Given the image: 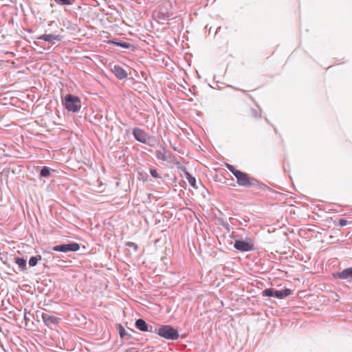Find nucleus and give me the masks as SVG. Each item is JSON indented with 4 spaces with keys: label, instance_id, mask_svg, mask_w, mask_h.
<instances>
[{
    "label": "nucleus",
    "instance_id": "obj_1",
    "mask_svg": "<svg viewBox=\"0 0 352 352\" xmlns=\"http://www.w3.org/2000/svg\"><path fill=\"white\" fill-rule=\"evenodd\" d=\"M226 167L234 175L239 186L249 188L258 185V181L254 177H250L248 173L235 168L230 164H226Z\"/></svg>",
    "mask_w": 352,
    "mask_h": 352
},
{
    "label": "nucleus",
    "instance_id": "obj_2",
    "mask_svg": "<svg viewBox=\"0 0 352 352\" xmlns=\"http://www.w3.org/2000/svg\"><path fill=\"white\" fill-rule=\"evenodd\" d=\"M154 333L158 334L160 336L170 340H177L179 333L177 329L170 325H161L159 328L156 327V331Z\"/></svg>",
    "mask_w": 352,
    "mask_h": 352
},
{
    "label": "nucleus",
    "instance_id": "obj_3",
    "mask_svg": "<svg viewBox=\"0 0 352 352\" xmlns=\"http://www.w3.org/2000/svg\"><path fill=\"white\" fill-rule=\"evenodd\" d=\"M133 135L134 138L143 144H145L149 146H154L155 139L153 137L149 135L143 129L135 127L133 129Z\"/></svg>",
    "mask_w": 352,
    "mask_h": 352
},
{
    "label": "nucleus",
    "instance_id": "obj_4",
    "mask_svg": "<svg viewBox=\"0 0 352 352\" xmlns=\"http://www.w3.org/2000/svg\"><path fill=\"white\" fill-rule=\"evenodd\" d=\"M65 108L74 113L78 112L81 108V101L78 96L67 94L65 97Z\"/></svg>",
    "mask_w": 352,
    "mask_h": 352
},
{
    "label": "nucleus",
    "instance_id": "obj_5",
    "mask_svg": "<svg viewBox=\"0 0 352 352\" xmlns=\"http://www.w3.org/2000/svg\"><path fill=\"white\" fill-rule=\"evenodd\" d=\"M292 294V290L290 289H284L283 290H276L273 288L265 289L263 291V296L275 297L282 299Z\"/></svg>",
    "mask_w": 352,
    "mask_h": 352
},
{
    "label": "nucleus",
    "instance_id": "obj_6",
    "mask_svg": "<svg viewBox=\"0 0 352 352\" xmlns=\"http://www.w3.org/2000/svg\"><path fill=\"white\" fill-rule=\"evenodd\" d=\"M80 249L79 243L72 242L67 244H61L54 246L52 250L56 252H76Z\"/></svg>",
    "mask_w": 352,
    "mask_h": 352
},
{
    "label": "nucleus",
    "instance_id": "obj_7",
    "mask_svg": "<svg viewBox=\"0 0 352 352\" xmlns=\"http://www.w3.org/2000/svg\"><path fill=\"white\" fill-rule=\"evenodd\" d=\"M234 248L241 252H249L254 250V243L250 239L248 241L236 240Z\"/></svg>",
    "mask_w": 352,
    "mask_h": 352
},
{
    "label": "nucleus",
    "instance_id": "obj_8",
    "mask_svg": "<svg viewBox=\"0 0 352 352\" xmlns=\"http://www.w3.org/2000/svg\"><path fill=\"white\" fill-rule=\"evenodd\" d=\"M135 327L141 331L154 333L156 327L149 326L144 319L139 318L135 322Z\"/></svg>",
    "mask_w": 352,
    "mask_h": 352
},
{
    "label": "nucleus",
    "instance_id": "obj_9",
    "mask_svg": "<svg viewBox=\"0 0 352 352\" xmlns=\"http://www.w3.org/2000/svg\"><path fill=\"white\" fill-rule=\"evenodd\" d=\"M41 318L44 322V324L48 327L52 328L53 326H55L59 323V318L50 315L48 313H42Z\"/></svg>",
    "mask_w": 352,
    "mask_h": 352
},
{
    "label": "nucleus",
    "instance_id": "obj_10",
    "mask_svg": "<svg viewBox=\"0 0 352 352\" xmlns=\"http://www.w3.org/2000/svg\"><path fill=\"white\" fill-rule=\"evenodd\" d=\"M333 276L335 278H339L342 280L352 279V267L346 268L342 272L333 273Z\"/></svg>",
    "mask_w": 352,
    "mask_h": 352
},
{
    "label": "nucleus",
    "instance_id": "obj_11",
    "mask_svg": "<svg viewBox=\"0 0 352 352\" xmlns=\"http://www.w3.org/2000/svg\"><path fill=\"white\" fill-rule=\"evenodd\" d=\"M111 71L113 73L116 77L120 80L125 79L128 76L126 71L118 65H115Z\"/></svg>",
    "mask_w": 352,
    "mask_h": 352
},
{
    "label": "nucleus",
    "instance_id": "obj_12",
    "mask_svg": "<svg viewBox=\"0 0 352 352\" xmlns=\"http://www.w3.org/2000/svg\"><path fill=\"white\" fill-rule=\"evenodd\" d=\"M63 36L53 34H43L37 38V39L43 40L49 43H54L55 41H59L62 39Z\"/></svg>",
    "mask_w": 352,
    "mask_h": 352
},
{
    "label": "nucleus",
    "instance_id": "obj_13",
    "mask_svg": "<svg viewBox=\"0 0 352 352\" xmlns=\"http://www.w3.org/2000/svg\"><path fill=\"white\" fill-rule=\"evenodd\" d=\"M109 43H112L116 46H119V47H121L125 48V49H129L132 46V45L130 44L129 43L124 42V41H110Z\"/></svg>",
    "mask_w": 352,
    "mask_h": 352
},
{
    "label": "nucleus",
    "instance_id": "obj_14",
    "mask_svg": "<svg viewBox=\"0 0 352 352\" xmlns=\"http://www.w3.org/2000/svg\"><path fill=\"white\" fill-rule=\"evenodd\" d=\"M15 263L19 265V268L23 270L26 267V260L23 258H15Z\"/></svg>",
    "mask_w": 352,
    "mask_h": 352
},
{
    "label": "nucleus",
    "instance_id": "obj_15",
    "mask_svg": "<svg viewBox=\"0 0 352 352\" xmlns=\"http://www.w3.org/2000/svg\"><path fill=\"white\" fill-rule=\"evenodd\" d=\"M117 329L118 330V332H119V335L120 336L121 338H124L125 336H129V337H131V335H129L126 332V331L125 330V329L122 326L121 324H117Z\"/></svg>",
    "mask_w": 352,
    "mask_h": 352
},
{
    "label": "nucleus",
    "instance_id": "obj_16",
    "mask_svg": "<svg viewBox=\"0 0 352 352\" xmlns=\"http://www.w3.org/2000/svg\"><path fill=\"white\" fill-rule=\"evenodd\" d=\"M186 179L188 180V183L190 184V186H192V187H194L195 188H198V187L196 185V183H197L196 179L192 175H191L188 173H186Z\"/></svg>",
    "mask_w": 352,
    "mask_h": 352
},
{
    "label": "nucleus",
    "instance_id": "obj_17",
    "mask_svg": "<svg viewBox=\"0 0 352 352\" xmlns=\"http://www.w3.org/2000/svg\"><path fill=\"white\" fill-rule=\"evenodd\" d=\"M162 8H159V11H158V14H157L158 18H160L162 20H168L171 15L168 12H162Z\"/></svg>",
    "mask_w": 352,
    "mask_h": 352
},
{
    "label": "nucleus",
    "instance_id": "obj_18",
    "mask_svg": "<svg viewBox=\"0 0 352 352\" xmlns=\"http://www.w3.org/2000/svg\"><path fill=\"white\" fill-rule=\"evenodd\" d=\"M50 168L43 166L40 171V176L41 177H48L50 175Z\"/></svg>",
    "mask_w": 352,
    "mask_h": 352
},
{
    "label": "nucleus",
    "instance_id": "obj_19",
    "mask_svg": "<svg viewBox=\"0 0 352 352\" xmlns=\"http://www.w3.org/2000/svg\"><path fill=\"white\" fill-rule=\"evenodd\" d=\"M41 259V256L38 255L36 256H32L29 260V265L31 267H34L36 265L38 261Z\"/></svg>",
    "mask_w": 352,
    "mask_h": 352
},
{
    "label": "nucleus",
    "instance_id": "obj_20",
    "mask_svg": "<svg viewBox=\"0 0 352 352\" xmlns=\"http://www.w3.org/2000/svg\"><path fill=\"white\" fill-rule=\"evenodd\" d=\"M56 3L63 6H70L74 3L75 0H54Z\"/></svg>",
    "mask_w": 352,
    "mask_h": 352
},
{
    "label": "nucleus",
    "instance_id": "obj_21",
    "mask_svg": "<svg viewBox=\"0 0 352 352\" xmlns=\"http://www.w3.org/2000/svg\"><path fill=\"white\" fill-rule=\"evenodd\" d=\"M156 157L158 160H163V161H165L166 160V157L165 155V153L160 151H156Z\"/></svg>",
    "mask_w": 352,
    "mask_h": 352
},
{
    "label": "nucleus",
    "instance_id": "obj_22",
    "mask_svg": "<svg viewBox=\"0 0 352 352\" xmlns=\"http://www.w3.org/2000/svg\"><path fill=\"white\" fill-rule=\"evenodd\" d=\"M250 113L253 118H258L261 117L260 113L258 112V111L254 108L251 109Z\"/></svg>",
    "mask_w": 352,
    "mask_h": 352
},
{
    "label": "nucleus",
    "instance_id": "obj_23",
    "mask_svg": "<svg viewBox=\"0 0 352 352\" xmlns=\"http://www.w3.org/2000/svg\"><path fill=\"white\" fill-rule=\"evenodd\" d=\"M126 245V246H128L129 248H133L134 250V252L138 251V246L136 243H135L133 242H127Z\"/></svg>",
    "mask_w": 352,
    "mask_h": 352
},
{
    "label": "nucleus",
    "instance_id": "obj_24",
    "mask_svg": "<svg viewBox=\"0 0 352 352\" xmlns=\"http://www.w3.org/2000/svg\"><path fill=\"white\" fill-rule=\"evenodd\" d=\"M150 173L151 176L154 178H158L159 175L156 169L151 168L150 169Z\"/></svg>",
    "mask_w": 352,
    "mask_h": 352
},
{
    "label": "nucleus",
    "instance_id": "obj_25",
    "mask_svg": "<svg viewBox=\"0 0 352 352\" xmlns=\"http://www.w3.org/2000/svg\"><path fill=\"white\" fill-rule=\"evenodd\" d=\"M346 223H347V221L346 219H340V226H344L346 225Z\"/></svg>",
    "mask_w": 352,
    "mask_h": 352
},
{
    "label": "nucleus",
    "instance_id": "obj_26",
    "mask_svg": "<svg viewBox=\"0 0 352 352\" xmlns=\"http://www.w3.org/2000/svg\"><path fill=\"white\" fill-rule=\"evenodd\" d=\"M24 319H25V321L28 320V318H27L26 315H25V316H24Z\"/></svg>",
    "mask_w": 352,
    "mask_h": 352
}]
</instances>
